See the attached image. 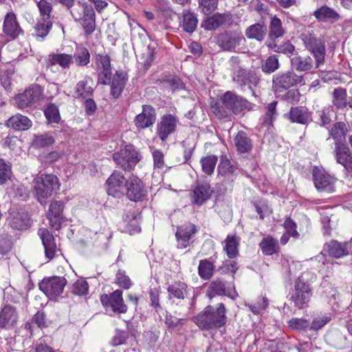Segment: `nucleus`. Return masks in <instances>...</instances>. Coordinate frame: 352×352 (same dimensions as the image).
<instances>
[{
	"label": "nucleus",
	"mask_w": 352,
	"mask_h": 352,
	"mask_svg": "<svg viewBox=\"0 0 352 352\" xmlns=\"http://www.w3.org/2000/svg\"><path fill=\"white\" fill-rule=\"evenodd\" d=\"M226 307L220 303L217 307L207 306L193 318L194 322L203 330H210L223 327L226 322Z\"/></svg>",
	"instance_id": "nucleus-1"
},
{
	"label": "nucleus",
	"mask_w": 352,
	"mask_h": 352,
	"mask_svg": "<svg viewBox=\"0 0 352 352\" xmlns=\"http://www.w3.org/2000/svg\"><path fill=\"white\" fill-rule=\"evenodd\" d=\"M59 179L53 174L37 175L32 182L34 195L42 205L47 204V199L59 190Z\"/></svg>",
	"instance_id": "nucleus-2"
},
{
	"label": "nucleus",
	"mask_w": 352,
	"mask_h": 352,
	"mask_svg": "<svg viewBox=\"0 0 352 352\" xmlns=\"http://www.w3.org/2000/svg\"><path fill=\"white\" fill-rule=\"evenodd\" d=\"M312 33V30H306L301 34V38L306 48L314 54L316 60V66L320 67L324 61L325 45L320 39H317Z\"/></svg>",
	"instance_id": "nucleus-3"
},
{
	"label": "nucleus",
	"mask_w": 352,
	"mask_h": 352,
	"mask_svg": "<svg viewBox=\"0 0 352 352\" xmlns=\"http://www.w3.org/2000/svg\"><path fill=\"white\" fill-rule=\"evenodd\" d=\"M302 82L303 77L293 71L280 72L273 77L272 88L275 93H280Z\"/></svg>",
	"instance_id": "nucleus-4"
},
{
	"label": "nucleus",
	"mask_w": 352,
	"mask_h": 352,
	"mask_svg": "<svg viewBox=\"0 0 352 352\" xmlns=\"http://www.w3.org/2000/svg\"><path fill=\"white\" fill-rule=\"evenodd\" d=\"M113 159L123 170H130L141 160V155L133 146L127 145L115 153Z\"/></svg>",
	"instance_id": "nucleus-5"
},
{
	"label": "nucleus",
	"mask_w": 352,
	"mask_h": 352,
	"mask_svg": "<svg viewBox=\"0 0 352 352\" xmlns=\"http://www.w3.org/2000/svg\"><path fill=\"white\" fill-rule=\"evenodd\" d=\"M311 289L302 277H299L295 283L294 289L291 293L290 300L296 307L302 309L307 305L311 296Z\"/></svg>",
	"instance_id": "nucleus-6"
},
{
	"label": "nucleus",
	"mask_w": 352,
	"mask_h": 352,
	"mask_svg": "<svg viewBox=\"0 0 352 352\" xmlns=\"http://www.w3.org/2000/svg\"><path fill=\"white\" fill-rule=\"evenodd\" d=\"M221 100L223 107L234 114L244 110L250 111L253 108L252 103L231 91L226 92L221 98Z\"/></svg>",
	"instance_id": "nucleus-7"
},
{
	"label": "nucleus",
	"mask_w": 352,
	"mask_h": 352,
	"mask_svg": "<svg viewBox=\"0 0 352 352\" xmlns=\"http://www.w3.org/2000/svg\"><path fill=\"white\" fill-rule=\"evenodd\" d=\"M66 284L67 280L65 278L54 276L44 278L39 283V288L50 298H54L63 293Z\"/></svg>",
	"instance_id": "nucleus-8"
},
{
	"label": "nucleus",
	"mask_w": 352,
	"mask_h": 352,
	"mask_svg": "<svg viewBox=\"0 0 352 352\" xmlns=\"http://www.w3.org/2000/svg\"><path fill=\"white\" fill-rule=\"evenodd\" d=\"M245 41L241 32L236 31H227L219 34L217 37L218 45L226 51H235L236 48Z\"/></svg>",
	"instance_id": "nucleus-9"
},
{
	"label": "nucleus",
	"mask_w": 352,
	"mask_h": 352,
	"mask_svg": "<svg viewBox=\"0 0 352 352\" xmlns=\"http://www.w3.org/2000/svg\"><path fill=\"white\" fill-rule=\"evenodd\" d=\"M126 195L131 201H143L147 195L142 181L136 176L131 175L127 179Z\"/></svg>",
	"instance_id": "nucleus-10"
},
{
	"label": "nucleus",
	"mask_w": 352,
	"mask_h": 352,
	"mask_svg": "<svg viewBox=\"0 0 352 352\" xmlns=\"http://www.w3.org/2000/svg\"><path fill=\"white\" fill-rule=\"evenodd\" d=\"M127 179H125L123 174L120 171H114L107 180V191L109 195L114 197H120L123 195Z\"/></svg>",
	"instance_id": "nucleus-11"
},
{
	"label": "nucleus",
	"mask_w": 352,
	"mask_h": 352,
	"mask_svg": "<svg viewBox=\"0 0 352 352\" xmlns=\"http://www.w3.org/2000/svg\"><path fill=\"white\" fill-rule=\"evenodd\" d=\"M38 234L42 241L45 249V256L47 261H50L58 255L60 250L58 248L54 236L46 228L38 230Z\"/></svg>",
	"instance_id": "nucleus-12"
},
{
	"label": "nucleus",
	"mask_w": 352,
	"mask_h": 352,
	"mask_svg": "<svg viewBox=\"0 0 352 352\" xmlns=\"http://www.w3.org/2000/svg\"><path fill=\"white\" fill-rule=\"evenodd\" d=\"M41 96V87L39 86H34L16 96L14 102L18 108L25 109L36 103L39 100Z\"/></svg>",
	"instance_id": "nucleus-13"
},
{
	"label": "nucleus",
	"mask_w": 352,
	"mask_h": 352,
	"mask_svg": "<svg viewBox=\"0 0 352 352\" xmlns=\"http://www.w3.org/2000/svg\"><path fill=\"white\" fill-rule=\"evenodd\" d=\"M313 177L314 185L318 190L328 192L334 191L335 179L324 170L314 168Z\"/></svg>",
	"instance_id": "nucleus-14"
},
{
	"label": "nucleus",
	"mask_w": 352,
	"mask_h": 352,
	"mask_svg": "<svg viewBox=\"0 0 352 352\" xmlns=\"http://www.w3.org/2000/svg\"><path fill=\"white\" fill-rule=\"evenodd\" d=\"M64 204L61 201H53L49 206L47 212V218L49 220L50 226L58 230L60 228L63 220V211Z\"/></svg>",
	"instance_id": "nucleus-15"
},
{
	"label": "nucleus",
	"mask_w": 352,
	"mask_h": 352,
	"mask_svg": "<svg viewBox=\"0 0 352 352\" xmlns=\"http://www.w3.org/2000/svg\"><path fill=\"white\" fill-rule=\"evenodd\" d=\"M177 124V120L172 115H165L161 118L157 126V134L162 141H165L175 131Z\"/></svg>",
	"instance_id": "nucleus-16"
},
{
	"label": "nucleus",
	"mask_w": 352,
	"mask_h": 352,
	"mask_svg": "<svg viewBox=\"0 0 352 352\" xmlns=\"http://www.w3.org/2000/svg\"><path fill=\"white\" fill-rule=\"evenodd\" d=\"M334 153L336 162L341 164L347 173H352V154L349 148L342 142H336Z\"/></svg>",
	"instance_id": "nucleus-17"
},
{
	"label": "nucleus",
	"mask_w": 352,
	"mask_h": 352,
	"mask_svg": "<svg viewBox=\"0 0 352 352\" xmlns=\"http://www.w3.org/2000/svg\"><path fill=\"white\" fill-rule=\"evenodd\" d=\"M97 67L98 82L103 85L109 83L112 74L109 56L104 54H98L97 56Z\"/></svg>",
	"instance_id": "nucleus-18"
},
{
	"label": "nucleus",
	"mask_w": 352,
	"mask_h": 352,
	"mask_svg": "<svg viewBox=\"0 0 352 352\" xmlns=\"http://www.w3.org/2000/svg\"><path fill=\"white\" fill-rule=\"evenodd\" d=\"M56 3H59L67 9H71L74 4V0H51ZM38 7L40 13V18H44L46 19H52V6L50 2L47 0H34Z\"/></svg>",
	"instance_id": "nucleus-19"
},
{
	"label": "nucleus",
	"mask_w": 352,
	"mask_h": 352,
	"mask_svg": "<svg viewBox=\"0 0 352 352\" xmlns=\"http://www.w3.org/2000/svg\"><path fill=\"white\" fill-rule=\"evenodd\" d=\"M156 120V113L153 107L144 105L142 112L135 118V125L139 129H145L152 126Z\"/></svg>",
	"instance_id": "nucleus-20"
},
{
	"label": "nucleus",
	"mask_w": 352,
	"mask_h": 352,
	"mask_svg": "<svg viewBox=\"0 0 352 352\" xmlns=\"http://www.w3.org/2000/svg\"><path fill=\"white\" fill-rule=\"evenodd\" d=\"M291 64L293 69L298 72H309L318 67L316 62L314 63L312 58L309 56L296 54L291 58Z\"/></svg>",
	"instance_id": "nucleus-21"
},
{
	"label": "nucleus",
	"mask_w": 352,
	"mask_h": 352,
	"mask_svg": "<svg viewBox=\"0 0 352 352\" xmlns=\"http://www.w3.org/2000/svg\"><path fill=\"white\" fill-rule=\"evenodd\" d=\"M197 232V227L192 223L185 224L177 229L176 237L180 248L190 245V239Z\"/></svg>",
	"instance_id": "nucleus-22"
},
{
	"label": "nucleus",
	"mask_w": 352,
	"mask_h": 352,
	"mask_svg": "<svg viewBox=\"0 0 352 352\" xmlns=\"http://www.w3.org/2000/svg\"><path fill=\"white\" fill-rule=\"evenodd\" d=\"M3 31L7 35L13 38H16L22 30L16 21V15L12 12L8 13L3 21Z\"/></svg>",
	"instance_id": "nucleus-23"
},
{
	"label": "nucleus",
	"mask_w": 352,
	"mask_h": 352,
	"mask_svg": "<svg viewBox=\"0 0 352 352\" xmlns=\"http://www.w3.org/2000/svg\"><path fill=\"white\" fill-rule=\"evenodd\" d=\"M6 125L15 131H26L32 126V122L27 116L17 113L10 117Z\"/></svg>",
	"instance_id": "nucleus-24"
},
{
	"label": "nucleus",
	"mask_w": 352,
	"mask_h": 352,
	"mask_svg": "<svg viewBox=\"0 0 352 352\" xmlns=\"http://www.w3.org/2000/svg\"><path fill=\"white\" fill-rule=\"evenodd\" d=\"M230 21L231 16L230 14L217 13L211 16L207 17L204 20L202 27L207 30H214L223 24L230 23Z\"/></svg>",
	"instance_id": "nucleus-25"
},
{
	"label": "nucleus",
	"mask_w": 352,
	"mask_h": 352,
	"mask_svg": "<svg viewBox=\"0 0 352 352\" xmlns=\"http://www.w3.org/2000/svg\"><path fill=\"white\" fill-rule=\"evenodd\" d=\"M8 221L12 228L19 230H26L31 226L29 216L23 212H12Z\"/></svg>",
	"instance_id": "nucleus-26"
},
{
	"label": "nucleus",
	"mask_w": 352,
	"mask_h": 352,
	"mask_svg": "<svg viewBox=\"0 0 352 352\" xmlns=\"http://www.w3.org/2000/svg\"><path fill=\"white\" fill-rule=\"evenodd\" d=\"M314 16L322 22L334 23L340 18V14L333 8L322 6L314 12Z\"/></svg>",
	"instance_id": "nucleus-27"
},
{
	"label": "nucleus",
	"mask_w": 352,
	"mask_h": 352,
	"mask_svg": "<svg viewBox=\"0 0 352 352\" xmlns=\"http://www.w3.org/2000/svg\"><path fill=\"white\" fill-rule=\"evenodd\" d=\"M18 318L15 309L10 306H5L0 313V326L10 328L13 327Z\"/></svg>",
	"instance_id": "nucleus-28"
},
{
	"label": "nucleus",
	"mask_w": 352,
	"mask_h": 352,
	"mask_svg": "<svg viewBox=\"0 0 352 352\" xmlns=\"http://www.w3.org/2000/svg\"><path fill=\"white\" fill-rule=\"evenodd\" d=\"M267 34V28L262 23H257L248 27L245 31V36L249 39L263 41Z\"/></svg>",
	"instance_id": "nucleus-29"
},
{
	"label": "nucleus",
	"mask_w": 352,
	"mask_h": 352,
	"mask_svg": "<svg viewBox=\"0 0 352 352\" xmlns=\"http://www.w3.org/2000/svg\"><path fill=\"white\" fill-rule=\"evenodd\" d=\"M324 250L327 251L329 256L335 258H340L348 254L347 244L341 243L336 241H331L325 244Z\"/></svg>",
	"instance_id": "nucleus-30"
},
{
	"label": "nucleus",
	"mask_w": 352,
	"mask_h": 352,
	"mask_svg": "<svg viewBox=\"0 0 352 352\" xmlns=\"http://www.w3.org/2000/svg\"><path fill=\"white\" fill-rule=\"evenodd\" d=\"M94 80L91 78L86 76L80 80L76 86L75 93L78 97L82 98L91 96L94 91Z\"/></svg>",
	"instance_id": "nucleus-31"
},
{
	"label": "nucleus",
	"mask_w": 352,
	"mask_h": 352,
	"mask_svg": "<svg viewBox=\"0 0 352 352\" xmlns=\"http://www.w3.org/2000/svg\"><path fill=\"white\" fill-rule=\"evenodd\" d=\"M212 190L208 184L197 185L193 192V202L201 205L209 199Z\"/></svg>",
	"instance_id": "nucleus-32"
},
{
	"label": "nucleus",
	"mask_w": 352,
	"mask_h": 352,
	"mask_svg": "<svg viewBox=\"0 0 352 352\" xmlns=\"http://www.w3.org/2000/svg\"><path fill=\"white\" fill-rule=\"evenodd\" d=\"M288 117L291 122L302 124H307L309 120V115L303 107H292Z\"/></svg>",
	"instance_id": "nucleus-33"
},
{
	"label": "nucleus",
	"mask_w": 352,
	"mask_h": 352,
	"mask_svg": "<svg viewBox=\"0 0 352 352\" xmlns=\"http://www.w3.org/2000/svg\"><path fill=\"white\" fill-rule=\"evenodd\" d=\"M234 145L241 153L249 152L252 148V142L243 131L237 133L234 138Z\"/></svg>",
	"instance_id": "nucleus-34"
},
{
	"label": "nucleus",
	"mask_w": 352,
	"mask_h": 352,
	"mask_svg": "<svg viewBox=\"0 0 352 352\" xmlns=\"http://www.w3.org/2000/svg\"><path fill=\"white\" fill-rule=\"evenodd\" d=\"M122 292L117 289L111 294V300L110 302V307L113 312L125 313L126 312L127 307L124 304L122 297Z\"/></svg>",
	"instance_id": "nucleus-35"
},
{
	"label": "nucleus",
	"mask_w": 352,
	"mask_h": 352,
	"mask_svg": "<svg viewBox=\"0 0 352 352\" xmlns=\"http://www.w3.org/2000/svg\"><path fill=\"white\" fill-rule=\"evenodd\" d=\"M49 63L51 65H59L64 69L68 68L73 63V57L67 54H52L49 56Z\"/></svg>",
	"instance_id": "nucleus-36"
},
{
	"label": "nucleus",
	"mask_w": 352,
	"mask_h": 352,
	"mask_svg": "<svg viewBox=\"0 0 352 352\" xmlns=\"http://www.w3.org/2000/svg\"><path fill=\"white\" fill-rule=\"evenodd\" d=\"M259 246L265 255H272L279 250L278 241L272 236H267L263 239Z\"/></svg>",
	"instance_id": "nucleus-37"
},
{
	"label": "nucleus",
	"mask_w": 352,
	"mask_h": 352,
	"mask_svg": "<svg viewBox=\"0 0 352 352\" xmlns=\"http://www.w3.org/2000/svg\"><path fill=\"white\" fill-rule=\"evenodd\" d=\"M167 290L170 298L184 299L187 293V285L182 282L175 283L169 285Z\"/></svg>",
	"instance_id": "nucleus-38"
},
{
	"label": "nucleus",
	"mask_w": 352,
	"mask_h": 352,
	"mask_svg": "<svg viewBox=\"0 0 352 352\" xmlns=\"http://www.w3.org/2000/svg\"><path fill=\"white\" fill-rule=\"evenodd\" d=\"M52 25V22L51 19H46L40 18L34 28L36 37L43 39L49 33Z\"/></svg>",
	"instance_id": "nucleus-39"
},
{
	"label": "nucleus",
	"mask_w": 352,
	"mask_h": 352,
	"mask_svg": "<svg viewBox=\"0 0 352 352\" xmlns=\"http://www.w3.org/2000/svg\"><path fill=\"white\" fill-rule=\"evenodd\" d=\"M82 14L76 9L70 11V13L75 21H82V20H90L96 19L95 12L91 6H88L87 3H84L82 5Z\"/></svg>",
	"instance_id": "nucleus-40"
},
{
	"label": "nucleus",
	"mask_w": 352,
	"mask_h": 352,
	"mask_svg": "<svg viewBox=\"0 0 352 352\" xmlns=\"http://www.w3.org/2000/svg\"><path fill=\"white\" fill-rule=\"evenodd\" d=\"M198 23V20L192 12H186L183 14L182 27L186 32H193Z\"/></svg>",
	"instance_id": "nucleus-41"
},
{
	"label": "nucleus",
	"mask_w": 352,
	"mask_h": 352,
	"mask_svg": "<svg viewBox=\"0 0 352 352\" xmlns=\"http://www.w3.org/2000/svg\"><path fill=\"white\" fill-rule=\"evenodd\" d=\"M239 239L235 236L228 235L225 240L224 250L229 258H234L238 255Z\"/></svg>",
	"instance_id": "nucleus-42"
},
{
	"label": "nucleus",
	"mask_w": 352,
	"mask_h": 352,
	"mask_svg": "<svg viewBox=\"0 0 352 352\" xmlns=\"http://www.w3.org/2000/svg\"><path fill=\"white\" fill-rule=\"evenodd\" d=\"M276 105L277 102L273 101L266 106L265 113L262 123L263 125L267 127H270L272 125L273 122L275 120L277 116Z\"/></svg>",
	"instance_id": "nucleus-43"
},
{
	"label": "nucleus",
	"mask_w": 352,
	"mask_h": 352,
	"mask_svg": "<svg viewBox=\"0 0 352 352\" xmlns=\"http://www.w3.org/2000/svg\"><path fill=\"white\" fill-rule=\"evenodd\" d=\"M126 83V79L121 74H117L113 78L111 92L113 98H118L122 94Z\"/></svg>",
	"instance_id": "nucleus-44"
},
{
	"label": "nucleus",
	"mask_w": 352,
	"mask_h": 352,
	"mask_svg": "<svg viewBox=\"0 0 352 352\" xmlns=\"http://www.w3.org/2000/svg\"><path fill=\"white\" fill-rule=\"evenodd\" d=\"M279 66L278 56L276 55H272L263 61L261 69L265 74H271L277 70Z\"/></svg>",
	"instance_id": "nucleus-45"
},
{
	"label": "nucleus",
	"mask_w": 352,
	"mask_h": 352,
	"mask_svg": "<svg viewBox=\"0 0 352 352\" xmlns=\"http://www.w3.org/2000/svg\"><path fill=\"white\" fill-rule=\"evenodd\" d=\"M214 272L213 264L208 260H201L198 267V273L200 277L204 280L210 279Z\"/></svg>",
	"instance_id": "nucleus-46"
},
{
	"label": "nucleus",
	"mask_w": 352,
	"mask_h": 352,
	"mask_svg": "<svg viewBox=\"0 0 352 352\" xmlns=\"http://www.w3.org/2000/svg\"><path fill=\"white\" fill-rule=\"evenodd\" d=\"M73 58L78 66H85L90 62V54L87 48L78 47Z\"/></svg>",
	"instance_id": "nucleus-47"
},
{
	"label": "nucleus",
	"mask_w": 352,
	"mask_h": 352,
	"mask_svg": "<svg viewBox=\"0 0 352 352\" xmlns=\"http://www.w3.org/2000/svg\"><path fill=\"white\" fill-rule=\"evenodd\" d=\"M54 138L50 133H45L36 135L32 142V146L35 148H45L50 146L54 143Z\"/></svg>",
	"instance_id": "nucleus-48"
},
{
	"label": "nucleus",
	"mask_w": 352,
	"mask_h": 352,
	"mask_svg": "<svg viewBox=\"0 0 352 352\" xmlns=\"http://www.w3.org/2000/svg\"><path fill=\"white\" fill-rule=\"evenodd\" d=\"M285 34V30L282 26L281 21L276 16L271 18L270 25V36L271 37H282Z\"/></svg>",
	"instance_id": "nucleus-49"
},
{
	"label": "nucleus",
	"mask_w": 352,
	"mask_h": 352,
	"mask_svg": "<svg viewBox=\"0 0 352 352\" xmlns=\"http://www.w3.org/2000/svg\"><path fill=\"white\" fill-rule=\"evenodd\" d=\"M217 162V157L213 155H208L201 158V163L203 171L210 175L213 173L216 164Z\"/></svg>",
	"instance_id": "nucleus-50"
},
{
	"label": "nucleus",
	"mask_w": 352,
	"mask_h": 352,
	"mask_svg": "<svg viewBox=\"0 0 352 352\" xmlns=\"http://www.w3.org/2000/svg\"><path fill=\"white\" fill-rule=\"evenodd\" d=\"M333 103L338 109L344 108L346 105V91L343 88H336L333 92Z\"/></svg>",
	"instance_id": "nucleus-51"
},
{
	"label": "nucleus",
	"mask_w": 352,
	"mask_h": 352,
	"mask_svg": "<svg viewBox=\"0 0 352 352\" xmlns=\"http://www.w3.org/2000/svg\"><path fill=\"white\" fill-rule=\"evenodd\" d=\"M329 133L333 139L336 140V142H341L344 139L346 134L345 124L343 122L334 124Z\"/></svg>",
	"instance_id": "nucleus-52"
},
{
	"label": "nucleus",
	"mask_w": 352,
	"mask_h": 352,
	"mask_svg": "<svg viewBox=\"0 0 352 352\" xmlns=\"http://www.w3.org/2000/svg\"><path fill=\"white\" fill-rule=\"evenodd\" d=\"M235 167L231 164L230 160L226 156H222L221 162L218 166V174L223 177L232 174L235 170Z\"/></svg>",
	"instance_id": "nucleus-53"
},
{
	"label": "nucleus",
	"mask_w": 352,
	"mask_h": 352,
	"mask_svg": "<svg viewBox=\"0 0 352 352\" xmlns=\"http://www.w3.org/2000/svg\"><path fill=\"white\" fill-rule=\"evenodd\" d=\"M44 113L49 122L58 123L60 120L58 109L53 104H50L47 107Z\"/></svg>",
	"instance_id": "nucleus-54"
},
{
	"label": "nucleus",
	"mask_w": 352,
	"mask_h": 352,
	"mask_svg": "<svg viewBox=\"0 0 352 352\" xmlns=\"http://www.w3.org/2000/svg\"><path fill=\"white\" fill-rule=\"evenodd\" d=\"M208 293L210 297L214 295L226 294L225 284L219 279L212 281L209 285Z\"/></svg>",
	"instance_id": "nucleus-55"
},
{
	"label": "nucleus",
	"mask_w": 352,
	"mask_h": 352,
	"mask_svg": "<svg viewBox=\"0 0 352 352\" xmlns=\"http://www.w3.org/2000/svg\"><path fill=\"white\" fill-rule=\"evenodd\" d=\"M89 291L87 282L84 279L77 280L73 285L72 293L78 296H85Z\"/></svg>",
	"instance_id": "nucleus-56"
},
{
	"label": "nucleus",
	"mask_w": 352,
	"mask_h": 352,
	"mask_svg": "<svg viewBox=\"0 0 352 352\" xmlns=\"http://www.w3.org/2000/svg\"><path fill=\"white\" fill-rule=\"evenodd\" d=\"M152 157L155 168L163 169L165 167L164 154L162 151L153 148L152 151Z\"/></svg>",
	"instance_id": "nucleus-57"
},
{
	"label": "nucleus",
	"mask_w": 352,
	"mask_h": 352,
	"mask_svg": "<svg viewBox=\"0 0 352 352\" xmlns=\"http://www.w3.org/2000/svg\"><path fill=\"white\" fill-rule=\"evenodd\" d=\"M10 166L4 160L0 159V184H4L11 177Z\"/></svg>",
	"instance_id": "nucleus-58"
},
{
	"label": "nucleus",
	"mask_w": 352,
	"mask_h": 352,
	"mask_svg": "<svg viewBox=\"0 0 352 352\" xmlns=\"http://www.w3.org/2000/svg\"><path fill=\"white\" fill-rule=\"evenodd\" d=\"M219 0H200L199 6L202 12L210 14L213 12L218 5Z\"/></svg>",
	"instance_id": "nucleus-59"
},
{
	"label": "nucleus",
	"mask_w": 352,
	"mask_h": 352,
	"mask_svg": "<svg viewBox=\"0 0 352 352\" xmlns=\"http://www.w3.org/2000/svg\"><path fill=\"white\" fill-rule=\"evenodd\" d=\"M127 219H129V216H127L126 219L124 220L126 231L131 234L139 232L140 231V228L138 226V221L137 218L134 215H131V219L127 221Z\"/></svg>",
	"instance_id": "nucleus-60"
},
{
	"label": "nucleus",
	"mask_w": 352,
	"mask_h": 352,
	"mask_svg": "<svg viewBox=\"0 0 352 352\" xmlns=\"http://www.w3.org/2000/svg\"><path fill=\"white\" fill-rule=\"evenodd\" d=\"M116 280L120 286L125 289H129L131 285V282L129 276L125 274L124 272L121 270L118 271L116 274Z\"/></svg>",
	"instance_id": "nucleus-61"
},
{
	"label": "nucleus",
	"mask_w": 352,
	"mask_h": 352,
	"mask_svg": "<svg viewBox=\"0 0 352 352\" xmlns=\"http://www.w3.org/2000/svg\"><path fill=\"white\" fill-rule=\"evenodd\" d=\"M289 326L293 329H303L309 326L307 320L301 318H292L288 322Z\"/></svg>",
	"instance_id": "nucleus-62"
},
{
	"label": "nucleus",
	"mask_w": 352,
	"mask_h": 352,
	"mask_svg": "<svg viewBox=\"0 0 352 352\" xmlns=\"http://www.w3.org/2000/svg\"><path fill=\"white\" fill-rule=\"evenodd\" d=\"M233 80L240 85H245L248 81V74L244 69H241L233 72Z\"/></svg>",
	"instance_id": "nucleus-63"
},
{
	"label": "nucleus",
	"mask_w": 352,
	"mask_h": 352,
	"mask_svg": "<svg viewBox=\"0 0 352 352\" xmlns=\"http://www.w3.org/2000/svg\"><path fill=\"white\" fill-rule=\"evenodd\" d=\"M128 335L126 332L122 331H116V335L113 336L111 340V344L113 346H118L125 343Z\"/></svg>",
	"instance_id": "nucleus-64"
}]
</instances>
